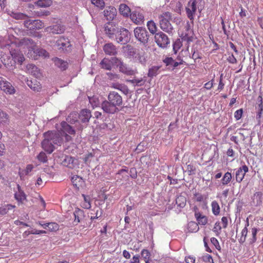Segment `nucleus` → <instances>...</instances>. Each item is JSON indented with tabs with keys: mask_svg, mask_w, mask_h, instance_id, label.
Instances as JSON below:
<instances>
[{
	"mask_svg": "<svg viewBox=\"0 0 263 263\" xmlns=\"http://www.w3.org/2000/svg\"><path fill=\"white\" fill-rule=\"evenodd\" d=\"M3 39H0V46L2 48H7L9 50L11 55L13 63L10 62L11 65L18 63L22 64L25 60L23 54L20 51L21 49L27 48L28 49V56L32 59H36L37 55L46 57L48 56V53L43 49H36L35 43L29 38L24 37L19 41L10 42L6 43L3 41ZM5 65H9L10 63L4 62Z\"/></svg>",
	"mask_w": 263,
	"mask_h": 263,
	"instance_id": "f257e3e1",
	"label": "nucleus"
},
{
	"mask_svg": "<svg viewBox=\"0 0 263 263\" xmlns=\"http://www.w3.org/2000/svg\"><path fill=\"white\" fill-rule=\"evenodd\" d=\"M44 139L42 142V148L49 154H51L55 149V145H61L62 139L60 133L56 132L48 131L44 134Z\"/></svg>",
	"mask_w": 263,
	"mask_h": 263,
	"instance_id": "f03ea898",
	"label": "nucleus"
},
{
	"mask_svg": "<svg viewBox=\"0 0 263 263\" xmlns=\"http://www.w3.org/2000/svg\"><path fill=\"white\" fill-rule=\"evenodd\" d=\"M128 57L142 66H145L147 61V54L142 48H130L127 52Z\"/></svg>",
	"mask_w": 263,
	"mask_h": 263,
	"instance_id": "7ed1b4c3",
	"label": "nucleus"
},
{
	"mask_svg": "<svg viewBox=\"0 0 263 263\" xmlns=\"http://www.w3.org/2000/svg\"><path fill=\"white\" fill-rule=\"evenodd\" d=\"M160 28L170 34H173V27L170 21L172 19V13L168 11L163 12L158 16Z\"/></svg>",
	"mask_w": 263,
	"mask_h": 263,
	"instance_id": "20e7f679",
	"label": "nucleus"
},
{
	"mask_svg": "<svg viewBox=\"0 0 263 263\" xmlns=\"http://www.w3.org/2000/svg\"><path fill=\"white\" fill-rule=\"evenodd\" d=\"M134 35L136 39L144 46L148 43L149 34L145 28L138 27L134 29Z\"/></svg>",
	"mask_w": 263,
	"mask_h": 263,
	"instance_id": "39448f33",
	"label": "nucleus"
},
{
	"mask_svg": "<svg viewBox=\"0 0 263 263\" xmlns=\"http://www.w3.org/2000/svg\"><path fill=\"white\" fill-rule=\"evenodd\" d=\"M112 62L119 68V71L126 75L131 76L134 75L137 70L133 69L132 68L128 67L126 64L124 63L120 59L114 57L112 58Z\"/></svg>",
	"mask_w": 263,
	"mask_h": 263,
	"instance_id": "423d86ee",
	"label": "nucleus"
},
{
	"mask_svg": "<svg viewBox=\"0 0 263 263\" xmlns=\"http://www.w3.org/2000/svg\"><path fill=\"white\" fill-rule=\"evenodd\" d=\"M61 131L56 132V133H60V135L62 139L64 137L66 141H69L71 140V137L68 135H74L75 134L74 129L66 122H62L61 123ZM63 139H62V141Z\"/></svg>",
	"mask_w": 263,
	"mask_h": 263,
	"instance_id": "0eeeda50",
	"label": "nucleus"
},
{
	"mask_svg": "<svg viewBox=\"0 0 263 263\" xmlns=\"http://www.w3.org/2000/svg\"><path fill=\"white\" fill-rule=\"evenodd\" d=\"M155 41L157 45L161 48H166L170 44L168 36L163 32H159L155 35Z\"/></svg>",
	"mask_w": 263,
	"mask_h": 263,
	"instance_id": "6e6552de",
	"label": "nucleus"
},
{
	"mask_svg": "<svg viewBox=\"0 0 263 263\" xmlns=\"http://www.w3.org/2000/svg\"><path fill=\"white\" fill-rule=\"evenodd\" d=\"M129 32L126 29L121 28L118 30L116 38L114 40L118 43L125 44L129 41Z\"/></svg>",
	"mask_w": 263,
	"mask_h": 263,
	"instance_id": "1a4fd4ad",
	"label": "nucleus"
},
{
	"mask_svg": "<svg viewBox=\"0 0 263 263\" xmlns=\"http://www.w3.org/2000/svg\"><path fill=\"white\" fill-rule=\"evenodd\" d=\"M55 45L59 50L63 52H69L71 50V45L68 38L60 37L57 41Z\"/></svg>",
	"mask_w": 263,
	"mask_h": 263,
	"instance_id": "9d476101",
	"label": "nucleus"
},
{
	"mask_svg": "<svg viewBox=\"0 0 263 263\" xmlns=\"http://www.w3.org/2000/svg\"><path fill=\"white\" fill-rule=\"evenodd\" d=\"M119 29L113 22H107L104 25L105 34L111 40L116 38Z\"/></svg>",
	"mask_w": 263,
	"mask_h": 263,
	"instance_id": "9b49d317",
	"label": "nucleus"
},
{
	"mask_svg": "<svg viewBox=\"0 0 263 263\" xmlns=\"http://www.w3.org/2000/svg\"><path fill=\"white\" fill-rule=\"evenodd\" d=\"M24 24L25 27L30 31H34L43 28L42 22L38 20L27 19L24 21Z\"/></svg>",
	"mask_w": 263,
	"mask_h": 263,
	"instance_id": "f8f14e48",
	"label": "nucleus"
},
{
	"mask_svg": "<svg viewBox=\"0 0 263 263\" xmlns=\"http://www.w3.org/2000/svg\"><path fill=\"white\" fill-rule=\"evenodd\" d=\"M107 99L110 101V103L115 105L118 108L123 104L122 97L115 91H110L108 93Z\"/></svg>",
	"mask_w": 263,
	"mask_h": 263,
	"instance_id": "ddd939ff",
	"label": "nucleus"
},
{
	"mask_svg": "<svg viewBox=\"0 0 263 263\" xmlns=\"http://www.w3.org/2000/svg\"><path fill=\"white\" fill-rule=\"evenodd\" d=\"M0 88L6 93L14 94L15 89L12 84L3 78H0Z\"/></svg>",
	"mask_w": 263,
	"mask_h": 263,
	"instance_id": "4468645a",
	"label": "nucleus"
},
{
	"mask_svg": "<svg viewBox=\"0 0 263 263\" xmlns=\"http://www.w3.org/2000/svg\"><path fill=\"white\" fill-rule=\"evenodd\" d=\"M101 108L107 114H113L119 111L118 108L110 103L108 100H105L102 103Z\"/></svg>",
	"mask_w": 263,
	"mask_h": 263,
	"instance_id": "2eb2a0df",
	"label": "nucleus"
},
{
	"mask_svg": "<svg viewBox=\"0 0 263 263\" xmlns=\"http://www.w3.org/2000/svg\"><path fill=\"white\" fill-rule=\"evenodd\" d=\"M104 16L108 22H112L117 16L116 9L114 7H108L103 11Z\"/></svg>",
	"mask_w": 263,
	"mask_h": 263,
	"instance_id": "dca6fc26",
	"label": "nucleus"
},
{
	"mask_svg": "<svg viewBox=\"0 0 263 263\" xmlns=\"http://www.w3.org/2000/svg\"><path fill=\"white\" fill-rule=\"evenodd\" d=\"M196 0L191 1L188 3V7L186 8V12L188 18L190 20H193L194 14L197 10Z\"/></svg>",
	"mask_w": 263,
	"mask_h": 263,
	"instance_id": "f3484780",
	"label": "nucleus"
},
{
	"mask_svg": "<svg viewBox=\"0 0 263 263\" xmlns=\"http://www.w3.org/2000/svg\"><path fill=\"white\" fill-rule=\"evenodd\" d=\"M14 198L19 204L23 203L27 199L26 194L19 184L17 185L16 190L15 191Z\"/></svg>",
	"mask_w": 263,
	"mask_h": 263,
	"instance_id": "a211bd4d",
	"label": "nucleus"
},
{
	"mask_svg": "<svg viewBox=\"0 0 263 263\" xmlns=\"http://www.w3.org/2000/svg\"><path fill=\"white\" fill-rule=\"evenodd\" d=\"M248 172V167L246 165H243L242 166L238 168L236 172V180L237 182L240 183L244 178L245 175L247 172Z\"/></svg>",
	"mask_w": 263,
	"mask_h": 263,
	"instance_id": "6ab92c4d",
	"label": "nucleus"
},
{
	"mask_svg": "<svg viewBox=\"0 0 263 263\" xmlns=\"http://www.w3.org/2000/svg\"><path fill=\"white\" fill-rule=\"evenodd\" d=\"M103 50L106 54L109 55H115L117 53L116 46L111 43L105 44L103 47Z\"/></svg>",
	"mask_w": 263,
	"mask_h": 263,
	"instance_id": "aec40b11",
	"label": "nucleus"
},
{
	"mask_svg": "<svg viewBox=\"0 0 263 263\" xmlns=\"http://www.w3.org/2000/svg\"><path fill=\"white\" fill-rule=\"evenodd\" d=\"M47 31L53 34H61L64 32L65 27L60 24H55L47 28Z\"/></svg>",
	"mask_w": 263,
	"mask_h": 263,
	"instance_id": "412c9836",
	"label": "nucleus"
},
{
	"mask_svg": "<svg viewBox=\"0 0 263 263\" xmlns=\"http://www.w3.org/2000/svg\"><path fill=\"white\" fill-rule=\"evenodd\" d=\"M130 18L136 24H141L144 21L143 15L137 11L133 12L130 15Z\"/></svg>",
	"mask_w": 263,
	"mask_h": 263,
	"instance_id": "4be33fe9",
	"label": "nucleus"
},
{
	"mask_svg": "<svg viewBox=\"0 0 263 263\" xmlns=\"http://www.w3.org/2000/svg\"><path fill=\"white\" fill-rule=\"evenodd\" d=\"M263 194L260 192H256L251 197V204L253 206H258L261 204Z\"/></svg>",
	"mask_w": 263,
	"mask_h": 263,
	"instance_id": "5701e85b",
	"label": "nucleus"
},
{
	"mask_svg": "<svg viewBox=\"0 0 263 263\" xmlns=\"http://www.w3.org/2000/svg\"><path fill=\"white\" fill-rule=\"evenodd\" d=\"M91 117V114L89 110L85 109H83L80 112L79 118L82 123H87L89 122L90 118Z\"/></svg>",
	"mask_w": 263,
	"mask_h": 263,
	"instance_id": "b1692460",
	"label": "nucleus"
},
{
	"mask_svg": "<svg viewBox=\"0 0 263 263\" xmlns=\"http://www.w3.org/2000/svg\"><path fill=\"white\" fill-rule=\"evenodd\" d=\"M26 69L28 73L36 78H39L41 76L40 69L33 64H28L26 66Z\"/></svg>",
	"mask_w": 263,
	"mask_h": 263,
	"instance_id": "393cba45",
	"label": "nucleus"
},
{
	"mask_svg": "<svg viewBox=\"0 0 263 263\" xmlns=\"http://www.w3.org/2000/svg\"><path fill=\"white\" fill-rule=\"evenodd\" d=\"M163 62L166 66H170L175 68L179 65L182 64L183 61L182 60H180V62H176L172 57H166L163 60Z\"/></svg>",
	"mask_w": 263,
	"mask_h": 263,
	"instance_id": "a878e982",
	"label": "nucleus"
},
{
	"mask_svg": "<svg viewBox=\"0 0 263 263\" xmlns=\"http://www.w3.org/2000/svg\"><path fill=\"white\" fill-rule=\"evenodd\" d=\"M197 208H194L195 211V216L196 218L197 221L198 223L200 225H205L208 221L207 218L205 216L202 215L199 212L197 211L196 210Z\"/></svg>",
	"mask_w": 263,
	"mask_h": 263,
	"instance_id": "bb28decb",
	"label": "nucleus"
},
{
	"mask_svg": "<svg viewBox=\"0 0 263 263\" xmlns=\"http://www.w3.org/2000/svg\"><path fill=\"white\" fill-rule=\"evenodd\" d=\"M53 61L55 66L60 68L62 70H66L68 67V63L58 58L53 59Z\"/></svg>",
	"mask_w": 263,
	"mask_h": 263,
	"instance_id": "cd10ccee",
	"label": "nucleus"
},
{
	"mask_svg": "<svg viewBox=\"0 0 263 263\" xmlns=\"http://www.w3.org/2000/svg\"><path fill=\"white\" fill-rule=\"evenodd\" d=\"M111 86L115 89L120 90L125 95H127L129 91L127 87L124 84H120L118 83H112L111 84Z\"/></svg>",
	"mask_w": 263,
	"mask_h": 263,
	"instance_id": "c85d7f7f",
	"label": "nucleus"
},
{
	"mask_svg": "<svg viewBox=\"0 0 263 263\" xmlns=\"http://www.w3.org/2000/svg\"><path fill=\"white\" fill-rule=\"evenodd\" d=\"M249 222L248 219H247L246 222L245 227L241 231V236L238 239V241L240 243H243L246 241V237H247V234H248L247 227L249 226Z\"/></svg>",
	"mask_w": 263,
	"mask_h": 263,
	"instance_id": "c756f323",
	"label": "nucleus"
},
{
	"mask_svg": "<svg viewBox=\"0 0 263 263\" xmlns=\"http://www.w3.org/2000/svg\"><path fill=\"white\" fill-rule=\"evenodd\" d=\"M73 215L74 216V221L75 222L79 223L84 218V211L80 209L77 208L73 212Z\"/></svg>",
	"mask_w": 263,
	"mask_h": 263,
	"instance_id": "7c9ffc66",
	"label": "nucleus"
},
{
	"mask_svg": "<svg viewBox=\"0 0 263 263\" xmlns=\"http://www.w3.org/2000/svg\"><path fill=\"white\" fill-rule=\"evenodd\" d=\"M100 64L101 65L102 68L106 70H110L111 69L112 65L115 64V63L112 62V58L111 59V60L104 58L102 60Z\"/></svg>",
	"mask_w": 263,
	"mask_h": 263,
	"instance_id": "2f4dec72",
	"label": "nucleus"
},
{
	"mask_svg": "<svg viewBox=\"0 0 263 263\" xmlns=\"http://www.w3.org/2000/svg\"><path fill=\"white\" fill-rule=\"evenodd\" d=\"M180 40L182 43L184 42L187 45V50H188L189 44L193 40L192 35H191L189 33H185L184 35L182 34Z\"/></svg>",
	"mask_w": 263,
	"mask_h": 263,
	"instance_id": "473e14b6",
	"label": "nucleus"
},
{
	"mask_svg": "<svg viewBox=\"0 0 263 263\" xmlns=\"http://www.w3.org/2000/svg\"><path fill=\"white\" fill-rule=\"evenodd\" d=\"M82 196L83 198L84 201L81 203V206L86 209H89L91 208L90 197L89 196H86L82 194Z\"/></svg>",
	"mask_w": 263,
	"mask_h": 263,
	"instance_id": "72a5a7b5",
	"label": "nucleus"
},
{
	"mask_svg": "<svg viewBox=\"0 0 263 263\" xmlns=\"http://www.w3.org/2000/svg\"><path fill=\"white\" fill-rule=\"evenodd\" d=\"M119 9L121 14L125 16H127L130 12V10L129 7L124 4H120Z\"/></svg>",
	"mask_w": 263,
	"mask_h": 263,
	"instance_id": "f704fd0d",
	"label": "nucleus"
},
{
	"mask_svg": "<svg viewBox=\"0 0 263 263\" xmlns=\"http://www.w3.org/2000/svg\"><path fill=\"white\" fill-rule=\"evenodd\" d=\"M27 84L31 89L33 90L34 91H39L41 89V87L39 85V83L35 80L34 81L27 80Z\"/></svg>",
	"mask_w": 263,
	"mask_h": 263,
	"instance_id": "c9c22d12",
	"label": "nucleus"
},
{
	"mask_svg": "<svg viewBox=\"0 0 263 263\" xmlns=\"http://www.w3.org/2000/svg\"><path fill=\"white\" fill-rule=\"evenodd\" d=\"M186 199L185 196L183 195L178 196L176 199V203L178 206L183 208L186 205Z\"/></svg>",
	"mask_w": 263,
	"mask_h": 263,
	"instance_id": "e433bc0d",
	"label": "nucleus"
},
{
	"mask_svg": "<svg viewBox=\"0 0 263 263\" xmlns=\"http://www.w3.org/2000/svg\"><path fill=\"white\" fill-rule=\"evenodd\" d=\"M199 229L198 223L194 221H191L188 223L187 230L189 232L194 233L198 231Z\"/></svg>",
	"mask_w": 263,
	"mask_h": 263,
	"instance_id": "4c0bfd02",
	"label": "nucleus"
},
{
	"mask_svg": "<svg viewBox=\"0 0 263 263\" xmlns=\"http://www.w3.org/2000/svg\"><path fill=\"white\" fill-rule=\"evenodd\" d=\"M89 101L93 108L98 107L100 104V101L99 97L97 96H93L91 97H89Z\"/></svg>",
	"mask_w": 263,
	"mask_h": 263,
	"instance_id": "58836bf2",
	"label": "nucleus"
},
{
	"mask_svg": "<svg viewBox=\"0 0 263 263\" xmlns=\"http://www.w3.org/2000/svg\"><path fill=\"white\" fill-rule=\"evenodd\" d=\"M36 4L40 7H48L52 5V0H38Z\"/></svg>",
	"mask_w": 263,
	"mask_h": 263,
	"instance_id": "ea45409f",
	"label": "nucleus"
},
{
	"mask_svg": "<svg viewBox=\"0 0 263 263\" xmlns=\"http://www.w3.org/2000/svg\"><path fill=\"white\" fill-rule=\"evenodd\" d=\"M147 27L152 34H156L157 27L156 26V23L153 21H149L147 23Z\"/></svg>",
	"mask_w": 263,
	"mask_h": 263,
	"instance_id": "a19ab883",
	"label": "nucleus"
},
{
	"mask_svg": "<svg viewBox=\"0 0 263 263\" xmlns=\"http://www.w3.org/2000/svg\"><path fill=\"white\" fill-rule=\"evenodd\" d=\"M212 210L214 215H218L220 212V207L216 201H213L211 203Z\"/></svg>",
	"mask_w": 263,
	"mask_h": 263,
	"instance_id": "79ce46f5",
	"label": "nucleus"
},
{
	"mask_svg": "<svg viewBox=\"0 0 263 263\" xmlns=\"http://www.w3.org/2000/svg\"><path fill=\"white\" fill-rule=\"evenodd\" d=\"M258 230L256 228H253L251 229V237L249 239V241L250 244H253L257 240L256 234Z\"/></svg>",
	"mask_w": 263,
	"mask_h": 263,
	"instance_id": "37998d69",
	"label": "nucleus"
},
{
	"mask_svg": "<svg viewBox=\"0 0 263 263\" xmlns=\"http://www.w3.org/2000/svg\"><path fill=\"white\" fill-rule=\"evenodd\" d=\"M232 179V175L231 173L227 172L224 174L221 179V183L222 185L228 184Z\"/></svg>",
	"mask_w": 263,
	"mask_h": 263,
	"instance_id": "c03bdc74",
	"label": "nucleus"
},
{
	"mask_svg": "<svg viewBox=\"0 0 263 263\" xmlns=\"http://www.w3.org/2000/svg\"><path fill=\"white\" fill-rule=\"evenodd\" d=\"M132 84L135 86H143L145 83V81L143 79H136L134 78L129 81Z\"/></svg>",
	"mask_w": 263,
	"mask_h": 263,
	"instance_id": "a18cd8bd",
	"label": "nucleus"
},
{
	"mask_svg": "<svg viewBox=\"0 0 263 263\" xmlns=\"http://www.w3.org/2000/svg\"><path fill=\"white\" fill-rule=\"evenodd\" d=\"M183 43L180 39H177L173 44V51L174 53H177L178 50L182 46Z\"/></svg>",
	"mask_w": 263,
	"mask_h": 263,
	"instance_id": "49530a36",
	"label": "nucleus"
},
{
	"mask_svg": "<svg viewBox=\"0 0 263 263\" xmlns=\"http://www.w3.org/2000/svg\"><path fill=\"white\" fill-rule=\"evenodd\" d=\"M73 162V159L72 157L68 156H66L65 157L64 159L62 161V163L64 165L71 167L70 165L71 164H72Z\"/></svg>",
	"mask_w": 263,
	"mask_h": 263,
	"instance_id": "de8ad7c7",
	"label": "nucleus"
},
{
	"mask_svg": "<svg viewBox=\"0 0 263 263\" xmlns=\"http://www.w3.org/2000/svg\"><path fill=\"white\" fill-rule=\"evenodd\" d=\"M159 68V67L158 66H153L152 68H149L147 74L148 76L151 78L156 76L158 74Z\"/></svg>",
	"mask_w": 263,
	"mask_h": 263,
	"instance_id": "09e8293b",
	"label": "nucleus"
},
{
	"mask_svg": "<svg viewBox=\"0 0 263 263\" xmlns=\"http://www.w3.org/2000/svg\"><path fill=\"white\" fill-rule=\"evenodd\" d=\"M47 229L50 231H56L59 228V224L55 222L47 223Z\"/></svg>",
	"mask_w": 263,
	"mask_h": 263,
	"instance_id": "8fccbe9b",
	"label": "nucleus"
},
{
	"mask_svg": "<svg viewBox=\"0 0 263 263\" xmlns=\"http://www.w3.org/2000/svg\"><path fill=\"white\" fill-rule=\"evenodd\" d=\"M11 16L16 20H25L27 16L23 13L12 12Z\"/></svg>",
	"mask_w": 263,
	"mask_h": 263,
	"instance_id": "3c124183",
	"label": "nucleus"
},
{
	"mask_svg": "<svg viewBox=\"0 0 263 263\" xmlns=\"http://www.w3.org/2000/svg\"><path fill=\"white\" fill-rule=\"evenodd\" d=\"M37 159L41 162L45 163L47 161V157L46 154L42 152L37 156Z\"/></svg>",
	"mask_w": 263,
	"mask_h": 263,
	"instance_id": "603ef678",
	"label": "nucleus"
},
{
	"mask_svg": "<svg viewBox=\"0 0 263 263\" xmlns=\"http://www.w3.org/2000/svg\"><path fill=\"white\" fill-rule=\"evenodd\" d=\"M91 3L96 6L102 8L104 7L105 3L103 0H91Z\"/></svg>",
	"mask_w": 263,
	"mask_h": 263,
	"instance_id": "864d4df0",
	"label": "nucleus"
},
{
	"mask_svg": "<svg viewBox=\"0 0 263 263\" xmlns=\"http://www.w3.org/2000/svg\"><path fill=\"white\" fill-rule=\"evenodd\" d=\"M141 254L142 257L144 259V260L149 259L151 253L148 250L146 249H143Z\"/></svg>",
	"mask_w": 263,
	"mask_h": 263,
	"instance_id": "5fc2aeb1",
	"label": "nucleus"
},
{
	"mask_svg": "<svg viewBox=\"0 0 263 263\" xmlns=\"http://www.w3.org/2000/svg\"><path fill=\"white\" fill-rule=\"evenodd\" d=\"M202 258L205 263H214L212 256L209 254H205L203 255Z\"/></svg>",
	"mask_w": 263,
	"mask_h": 263,
	"instance_id": "6e6d98bb",
	"label": "nucleus"
},
{
	"mask_svg": "<svg viewBox=\"0 0 263 263\" xmlns=\"http://www.w3.org/2000/svg\"><path fill=\"white\" fill-rule=\"evenodd\" d=\"M8 120V115L0 110V123H5Z\"/></svg>",
	"mask_w": 263,
	"mask_h": 263,
	"instance_id": "4d7b16f0",
	"label": "nucleus"
},
{
	"mask_svg": "<svg viewBox=\"0 0 263 263\" xmlns=\"http://www.w3.org/2000/svg\"><path fill=\"white\" fill-rule=\"evenodd\" d=\"M67 120L71 123H74L76 122L77 121V114L75 113L70 114L68 117Z\"/></svg>",
	"mask_w": 263,
	"mask_h": 263,
	"instance_id": "13d9d810",
	"label": "nucleus"
},
{
	"mask_svg": "<svg viewBox=\"0 0 263 263\" xmlns=\"http://www.w3.org/2000/svg\"><path fill=\"white\" fill-rule=\"evenodd\" d=\"M211 242L217 250H220L221 249V247L219 245V243L218 240L216 238H215V237L211 238Z\"/></svg>",
	"mask_w": 263,
	"mask_h": 263,
	"instance_id": "bf43d9fd",
	"label": "nucleus"
},
{
	"mask_svg": "<svg viewBox=\"0 0 263 263\" xmlns=\"http://www.w3.org/2000/svg\"><path fill=\"white\" fill-rule=\"evenodd\" d=\"M242 113V109H239L235 111L234 118L236 119V120H239L241 118Z\"/></svg>",
	"mask_w": 263,
	"mask_h": 263,
	"instance_id": "052dcab7",
	"label": "nucleus"
},
{
	"mask_svg": "<svg viewBox=\"0 0 263 263\" xmlns=\"http://www.w3.org/2000/svg\"><path fill=\"white\" fill-rule=\"evenodd\" d=\"M227 60L231 64H235L237 63V60L232 53L229 54Z\"/></svg>",
	"mask_w": 263,
	"mask_h": 263,
	"instance_id": "680f3d73",
	"label": "nucleus"
},
{
	"mask_svg": "<svg viewBox=\"0 0 263 263\" xmlns=\"http://www.w3.org/2000/svg\"><path fill=\"white\" fill-rule=\"evenodd\" d=\"M107 75L108 76V78L110 79V80H116L119 79V75L116 73H113L112 72H109L107 73Z\"/></svg>",
	"mask_w": 263,
	"mask_h": 263,
	"instance_id": "e2e57ef3",
	"label": "nucleus"
},
{
	"mask_svg": "<svg viewBox=\"0 0 263 263\" xmlns=\"http://www.w3.org/2000/svg\"><path fill=\"white\" fill-rule=\"evenodd\" d=\"M221 227L220 226V222H216L213 228V231L217 233L221 232Z\"/></svg>",
	"mask_w": 263,
	"mask_h": 263,
	"instance_id": "0e129e2a",
	"label": "nucleus"
},
{
	"mask_svg": "<svg viewBox=\"0 0 263 263\" xmlns=\"http://www.w3.org/2000/svg\"><path fill=\"white\" fill-rule=\"evenodd\" d=\"M222 76L223 74H221L220 77V80L219 82V84L217 88V90H219V91L223 89L224 86V84L222 82Z\"/></svg>",
	"mask_w": 263,
	"mask_h": 263,
	"instance_id": "69168bd1",
	"label": "nucleus"
},
{
	"mask_svg": "<svg viewBox=\"0 0 263 263\" xmlns=\"http://www.w3.org/2000/svg\"><path fill=\"white\" fill-rule=\"evenodd\" d=\"M221 223L222 224V227L226 228L228 224V218L227 217H222L221 218Z\"/></svg>",
	"mask_w": 263,
	"mask_h": 263,
	"instance_id": "338daca9",
	"label": "nucleus"
},
{
	"mask_svg": "<svg viewBox=\"0 0 263 263\" xmlns=\"http://www.w3.org/2000/svg\"><path fill=\"white\" fill-rule=\"evenodd\" d=\"M185 260L186 263H195V258L193 256H189L185 257Z\"/></svg>",
	"mask_w": 263,
	"mask_h": 263,
	"instance_id": "774afa93",
	"label": "nucleus"
}]
</instances>
